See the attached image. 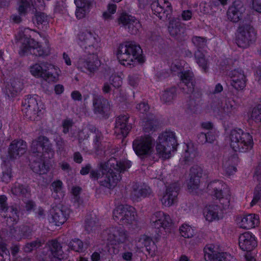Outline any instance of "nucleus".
<instances>
[{"label": "nucleus", "mask_w": 261, "mask_h": 261, "mask_svg": "<svg viewBox=\"0 0 261 261\" xmlns=\"http://www.w3.org/2000/svg\"><path fill=\"white\" fill-rule=\"evenodd\" d=\"M18 12L20 15L25 16L32 9V0H18Z\"/></svg>", "instance_id": "nucleus-42"}, {"label": "nucleus", "mask_w": 261, "mask_h": 261, "mask_svg": "<svg viewBox=\"0 0 261 261\" xmlns=\"http://www.w3.org/2000/svg\"><path fill=\"white\" fill-rule=\"evenodd\" d=\"M117 9V6L116 4H109L107 7V10L103 12V17L105 19H111L112 18V15L114 14Z\"/></svg>", "instance_id": "nucleus-59"}, {"label": "nucleus", "mask_w": 261, "mask_h": 261, "mask_svg": "<svg viewBox=\"0 0 261 261\" xmlns=\"http://www.w3.org/2000/svg\"><path fill=\"white\" fill-rule=\"evenodd\" d=\"M100 65V61L98 58L97 54H87L84 53L80 56L75 62L77 69L83 72L87 71L94 73Z\"/></svg>", "instance_id": "nucleus-12"}, {"label": "nucleus", "mask_w": 261, "mask_h": 261, "mask_svg": "<svg viewBox=\"0 0 261 261\" xmlns=\"http://www.w3.org/2000/svg\"><path fill=\"white\" fill-rule=\"evenodd\" d=\"M69 213V209L63 205L56 206L50 210L53 222L57 226L63 224L68 218Z\"/></svg>", "instance_id": "nucleus-21"}, {"label": "nucleus", "mask_w": 261, "mask_h": 261, "mask_svg": "<svg viewBox=\"0 0 261 261\" xmlns=\"http://www.w3.org/2000/svg\"><path fill=\"white\" fill-rule=\"evenodd\" d=\"M33 30L29 28H25L19 31L16 35V39L20 44L19 54L21 56H24L28 54L41 56L46 55L41 46L34 40L31 39L27 34Z\"/></svg>", "instance_id": "nucleus-5"}, {"label": "nucleus", "mask_w": 261, "mask_h": 261, "mask_svg": "<svg viewBox=\"0 0 261 261\" xmlns=\"http://www.w3.org/2000/svg\"><path fill=\"white\" fill-rule=\"evenodd\" d=\"M12 177L11 168L7 166L3 167L2 174L0 176V181L8 183L10 181Z\"/></svg>", "instance_id": "nucleus-52"}, {"label": "nucleus", "mask_w": 261, "mask_h": 261, "mask_svg": "<svg viewBox=\"0 0 261 261\" xmlns=\"http://www.w3.org/2000/svg\"><path fill=\"white\" fill-rule=\"evenodd\" d=\"M101 236L103 240H107L112 244L123 243L127 239L126 231L121 227H116L105 230Z\"/></svg>", "instance_id": "nucleus-16"}, {"label": "nucleus", "mask_w": 261, "mask_h": 261, "mask_svg": "<svg viewBox=\"0 0 261 261\" xmlns=\"http://www.w3.org/2000/svg\"><path fill=\"white\" fill-rule=\"evenodd\" d=\"M202 169L198 165L193 166L190 169V179L188 183V190L193 194L201 193L200 178L202 175Z\"/></svg>", "instance_id": "nucleus-17"}, {"label": "nucleus", "mask_w": 261, "mask_h": 261, "mask_svg": "<svg viewBox=\"0 0 261 261\" xmlns=\"http://www.w3.org/2000/svg\"><path fill=\"white\" fill-rule=\"evenodd\" d=\"M93 105L95 113L100 114H102L109 108L108 101L99 95L93 96Z\"/></svg>", "instance_id": "nucleus-32"}, {"label": "nucleus", "mask_w": 261, "mask_h": 261, "mask_svg": "<svg viewBox=\"0 0 261 261\" xmlns=\"http://www.w3.org/2000/svg\"><path fill=\"white\" fill-rule=\"evenodd\" d=\"M236 161L237 158L235 156L224 157L222 161V168L226 174L230 175L236 172Z\"/></svg>", "instance_id": "nucleus-35"}, {"label": "nucleus", "mask_w": 261, "mask_h": 261, "mask_svg": "<svg viewBox=\"0 0 261 261\" xmlns=\"http://www.w3.org/2000/svg\"><path fill=\"white\" fill-rule=\"evenodd\" d=\"M27 145L22 140L13 141L9 147L8 154L11 159H16L23 154L27 151Z\"/></svg>", "instance_id": "nucleus-25"}, {"label": "nucleus", "mask_w": 261, "mask_h": 261, "mask_svg": "<svg viewBox=\"0 0 261 261\" xmlns=\"http://www.w3.org/2000/svg\"><path fill=\"white\" fill-rule=\"evenodd\" d=\"M197 153L191 143L186 144L185 152L181 155L179 162L181 165L189 164L197 156Z\"/></svg>", "instance_id": "nucleus-33"}, {"label": "nucleus", "mask_w": 261, "mask_h": 261, "mask_svg": "<svg viewBox=\"0 0 261 261\" xmlns=\"http://www.w3.org/2000/svg\"><path fill=\"white\" fill-rule=\"evenodd\" d=\"M231 85L237 90L243 89L246 86V77L241 69H235L230 72Z\"/></svg>", "instance_id": "nucleus-28"}, {"label": "nucleus", "mask_w": 261, "mask_h": 261, "mask_svg": "<svg viewBox=\"0 0 261 261\" xmlns=\"http://www.w3.org/2000/svg\"><path fill=\"white\" fill-rule=\"evenodd\" d=\"M136 216L135 208L128 205H118L113 211V219L116 222L132 229L137 225Z\"/></svg>", "instance_id": "nucleus-6"}, {"label": "nucleus", "mask_w": 261, "mask_h": 261, "mask_svg": "<svg viewBox=\"0 0 261 261\" xmlns=\"http://www.w3.org/2000/svg\"><path fill=\"white\" fill-rule=\"evenodd\" d=\"M128 116L127 115H120L116 120L114 132L120 137H126L128 134L131 126L128 124Z\"/></svg>", "instance_id": "nucleus-22"}, {"label": "nucleus", "mask_w": 261, "mask_h": 261, "mask_svg": "<svg viewBox=\"0 0 261 261\" xmlns=\"http://www.w3.org/2000/svg\"><path fill=\"white\" fill-rule=\"evenodd\" d=\"M203 216L207 221L212 222L221 219L223 217V212L217 205H209L205 207Z\"/></svg>", "instance_id": "nucleus-30"}, {"label": "nucleus", "mask_w": 261, "mask_h": 261, "mask_svg": "<svg viewBox=\"0 0 261 261\" xmlns=\"http://www.w3.org/2000/svg\"><path fill=\"white\" fill-rule=\"evenodd\" d=\"M76 6L75 15L78 19H82L89 13L90 9V4L89 1L74 0Z\"/></svg>", "instance_id": "nucleus-37"}, {"label": "nucleus", "mask_w": 261, "mask_h": 261, "mask_svg": "<svg viewBox=\"0 0 261 261\" xmlns=\"http://www.w3.org/2000/svg\"><path fill=\"white\" fill-rule=\"evenodd\" d=\"M180 234L184 238H190L192 237L195 233L194 229L188 224H183L179 228Z\"/></svg>", "instance_id": "nucleus-51"}, {"label": "nucleus", "mask_w": 261, "mask_h": 261, "mask_svg": "<svg viewBox=\"0 0 261 261\" xmlns=\"http://www.w3.org/2000/svg\"><path fill=\"white\" fill-rule=\"evenodd\" d=\"M12 234L17 240L27 238L30 236V228L27 226L16 227L11 230Z\"/></svg>", "instance_id": "nucleus-43"}, {"label": "nucleus", "mask_w": 261, "mask_h": 261, "mask_svg": "<svg viewBox=\"0 0 261 261\" xmlns=\"http://www.w3.org/2000/svg\"><path fill=\"white\" fill-rule=\"evenodd\" d=\"M154 139L149 135L137 137L133 142V148L135 153L141 158L152 157L154 152Z\"/></svg>", "instance_id": "nucleus-7"}, {"label": "nucleus", "mask_w": 261, "mask_h": 261, "mask_svg": "<svg viewBox=\"0 0 261 261\" xmlns=\"http://www.w3.org/2000/svg\"><path fill=\"white\" fill-rule=\"evenodd\" d=\"M10 252L6 246L0 244V261H10Z\"/></svg>", "instance_id": "nucleus-58"}, {"label": "nucleus", "mask_w": 261, "mask_h": 261, "mask_svg": "<svg viewBox=\"0 0 261 261\" xmlns=\"http://www.w3.org/2000/svg\"><path fill=\"white\" fill-rule=\"evenodd\" d=\"M153 13L161 19H170L172 13L171 4L167 0H156L151 5Z\"/></svg>", "instance_id": "nucleus-18"}, {"label": "nucleus", "mask_w": 261, "mask_h": 261, "mask_svg": "<svg viewBox=\"0 0 261 261\" xmlns=\"http://www.w3.org/2000/svg\"><path fill=\"white\" fill-rule=\"evenodd\" d=\"M53 196L55 199H61L64 196L63 190V182L60 180L54 181L51 185Z\"/></svg>", "instance_id": "nucleus-44"}, {"label": "nucleus", "mask_w": 261, "mask_h": 261, "mask_svg": "<svg viewBox=\"0 0 261 261\" xmlns=\"http://www.w3.org/2000/svg\"><path fill=\"white\" fill-rule=\"evenodd\" d=\"M257 245L255 238L252 233L247 232L241 234L239 238V246L244 251H249Z\"/></svg>", "instance_id": "nucleus-29"}, {"label": "nucleus", "mask_w": 261, "mask_h": 261, "mask_svg": "<svg viewBox=\"0 0 261 261\" xmlns=\"http://www.w3.org/2000/svg\"><path fill=\"white\" fill-rule=\"evenodd\" d=\"M192 41L193 44L199 50L201 48H204L206 45V40L205 38L203 37L194 36L192 38Z\"/></svg>", "instance_id": "nucleus-60"}, {"label": "nucleus", "mask_w": 261, "mask_h": 261, "mask_svg": "<svg viewBox=\"0 0 261 261\" xmlns=\"http://www.w3.org/2000/svg\"><path fill=\"white\" fill-rule=\"evenodd\" d=\"M80 192L81 188L80 187H73L72 189V193L74 196L73 198L74 205L76 207H80L81 205H83V201L79 197Z\"/></svg>", "instance_id": "nucleus-56"}, {"label": "nucleus", "mask_w": 261, "mask_h": 261, "mask_svg": "<svg viewBox=\"0 0 261 261\" xmlns=\"http://www.w3.org/2000/svg\"><path fill=\"white\" fill-rule=\"evenodd\" d=\"M245 10L243 3L241 1H236L227 10V18L231 21L237 22L244 17Z\"/></svg>", "instance_id": "nucleus-19"}, {"label": "nucleus", "mask_w": 261, "mask_h": 261, "mask_svg": "<svg viewBox=\"0 0 261 261\" xmlns=\"http://www.w3.org/2000/svg\"><path fill=\"white\" fill-rule=\"evenodd\" d=\"M119 23H121L132 34H137L141 28L140 21L134 17L125 14H122L119 19Z\"/></svg>", "instance_id": "nucleus-20"}, {"label": "nucleus", "mask_w": 261, "mask_h": 261, "mask_svg": "<svg viewBox=\"0 0 261 261\" xmlns=\"http://www.w3.org/2000/svg\"><path fill=\"white\" fill-rule=\"evenodd\" d=\"M207 189L212 195L219 200L224 208L229 206L230 197L229 190L222 180L211 181L207 186Z\"/></svg>", "instance_id": "nucleus-10"}, {"label": "nucleus", "mask_w": 261, "mask_h": 261, "mask_svg": "<svg viewBox=\"0 0 261 261\" xmlns=\"http://www.w3.org/2000/svg\"><path fill=\"white\" fill-rule=\"evenodd\" d=\"M176 89L171 88L163 92L161 96V100L165 103H170L172 101L175 96Z\"/></svg>", "instance_id": "nucleus-50"}, {"label": "nucleus", "mask_w": 261, "mask_h": 261, "mask_svg": "<svg viewBox=\"0 0 261 261\" xmlns=\"http://www.w3.org/2000/svg\"><path fill=\"white\" fill-rule=\"evenodd\" d=\"M23 83L19 79H12L10 80V85L7 87V92H9L11 96H14L17 93L22 89Z\"/></svg>", "instance_id": "nucleus-45"}, {"label": "nucleus", "mask_w": 261, "mask_h": 261, "mask_svg": "<svg viewBox=\"0 0 261 261\" xmlns=\"http://www.w3.org/2000/svg\"><path fill=\"white\" fill-rule=\"evenodd\" d=\"M60 69L49 63L44 64V71L42 78L49 83L57 82L60 74Z\"/></svg>", "instance_id": "nucleus-23"}, {"label": "nucleus", "mask_w": 261, "mask_h": 261, "mask_svg": "<svg viewBox=\"0 0 261 261\" xmlns=\"http://www.w3.org/2000/svg\"><path fill=\"white\" fill-rule=\"evenodd\" d=\"M78 43L87 54H97L99 51V41L95 34L89 31L81 32Z\"/></svg>", "instance_id": "nucleus-9"}, {"label": "nucleus", "mask_w": 261, "mask_h": 261, "mask_svg": "<svg viewBox=\"0 0 261 261\" xmlns=\"http://www.w3.org/2000/svg\"><path fill=\"white\" fill-rule=\"evenodd\" d=\"M177 141L175 133L172 131H165L158 137L155 145L156 155L164 160L170 159L176 150Z\"/></svg>", "instance_id": "nucleus-4"}, {"label": "nucleus", "mask_w": 261, "mask_h": 261, "mask_svg": "<svg viewBox=\"0 0 261 261\" xmlns=\"http://www.w3.org/2000/svg\"><path fill=\"white\" fill-rule=\"evenodd\" d=\"M7 197L5 195H0V212H6L7 218V222L8 224H13L17 222L18 220V215L16 208L13 207L9 209L7 208V204L6 203Z\"/></svg>", "instance_id": "nucleus-24"}, {"label": "nucleus", "mask_w": 261, "mask_h": 261, "mask_svg": "<svg viewBox=\"0 0 261 261\" xmlns=\"http://www.w3.org/2000/svg\"><path fill=\"white\" fill-rule=\"evenodd\" d=\"M69 247L76 252H81L83 249V243L81 240L75 239L70 242Z\"/></svg>", "instance_id": "nucleus-57"}, {"label": "nucleus", "mask_w": 261, "mask_h": 261, "mask_svg": "<svg viewBox=\"0 0 261 261\" xmlns=\"http://www.w3.org/2000/svg\"><path fill=\"white\" fill-rule=\"evenodd\" d=\"M30 71L31 74L37 78L42 77L44 71V64L41 66L36 63L30 66Z\"/></svg>", "instance_id": "nucleus-53"}, {"label": "nucleus", "mask_w": 261, "mask_h": 261, "mask_svg": "<svg viewBox=\"0 0 261 261\" xmlns=\"http://www.w3.org/2000/svg\"><path fill=\"white\" fill-rule=\"evenodd\" d=\"M261 198V189L259 187L257 186L255 188L253 199L250 203V206H253L255 205L260 200Z\"/></svg>", "instance_id": "nucleus-61"}, {"label": "nucleus", "mask_w": 261, "mask_h": 261, "mask_svg": "<svg viewBox=\"0 0 261 261\" xmlns=\"http://www.w3.org/2000/svg\"><path fill=\"white\" fill-rule=\"evenodd\" d=\"M131 166L130 161H118L115 158H111L107 162L100 163L99 170H91L90 176L92 179L98 180L101 186L110 189L115 187L120 181V173Z\"/></svg>", "instance_id": "nucleus-1"}, {"label": "nucleus", "mask_w": 261, "mask_h": 261, "mask_svg": "<svg viewBox=\"0 0 261 261\" xmlns=\"http://www.w3.org/2000/svg\"><path fill=\"white\" fill-rule=\"evenodd\" d=\"M249 120H252L256 123L261 124V105L254 107L250 113L248 114Z\"/></svg>", "instance_id": "nucleus-49"}, {"label": "nucleus", "mask_w": 261, "mask_h": 261, "mask_svg": "<svg viewBox=\"0 0 261 261\" xmlns=\"http://www.w3.org/2000/svg\"><path fill=\"white\" fill-rule=\"evenodd\" d=\"M251 8L256 12L261 13V0H252Z\"/></svg>", "instance_id": "nucleus-64"}, {"label": "nucleus", "mask_w": 261, "mask_h": 261, "mask_svg": "<svg viewBox=\"0 0 261 261\" xmlns=\"http://www.w3.org/2000/svg\"><path fill=\"white\" fill-rule=\"evenodd\" d=\"M156 122L154 120H147L144 122L143 124V128L145 132H149L150 130H154L156 127L155 124Z\"/></svg>", "instance_id": "nucleus-62"}, {"label": "nucleus", "mask_w": 261, "mask_h": 261, "mask_svg": "<svg viewBox=\"0 0 261 261\" xmlns=\"http://www.w3.org/2000/svg\"><path fill=\"white\" fill-rule=\"evenodd\" d=\"M37 96H28L22 102V111L31 120H38L42 114L38 107Z\"/></svg>", "instance_id": "nucleus-14"}, {"label": "nucleus", "mask_w": 261, "mask_h": 261, "mask_svg": "<svg viewBox=\"0 0 261 261\" xmlns=\"http://www.w3.org/2000/svg\"><path fill=\"white\" fill-rule=\"evenodd\" d=\"M243 133L244 132L241 129H234L230 131L228 140L230 146L234 151L237 147L239 148Z\"/></svg>", "instance_id": "nucleus-36"}, {"label": "nucleus", "mask_w": 261, "mask_h": 261, "mask_svg": "<svg viewBox=\"0 0 261 261\" xmlns=\"http://www.w3.org/2000/svg\"><path fill=\"white\" fill-rule=\"evenodd\" d=\"M259 222V216L254 214H248L238 218L237 224L240 228L251 229L257 226Z\"/></svg>", "instance_id": "nucleus-26"}, {"label": "nucleus", "mask_w": 261, "mask_h": 261, "mask_svg": "<svg viewBox=\"0 0 261 261\" xmlns=\"http://www.w3.org/2000/svg\"><path fill=\"white\" fill-rule=\"evenodd\" d=\"M178 76L186 86L184 88L185 92L187 94L192 93L195 86L193 73L190 70H183L179 73Z\"/></svg>", "instance_id": "nucleus-27"}, {"label": "nucleus", "mask_w": 261, "mask_h": 261, "mask_svg": "<svg viewBox=\"0 0 261 261\" xmlns=\"http://www.w3.org/2000/svg\"><path fill=\"white\" fill-rule=\"evenodd\" d=\"M34 21H36L38 27L39 28L40 25L46 26L48 23V18L47 16L44 13H37L35 15Z\"/></svg>", "instance_id": "nucleus-54"}, {"label": "nucleus", "mask_w": 261, "mask_h": 261, "mask_svg": "<svg viewBox=\"0 0 261 261\" xmlns=\"http://www.w3.org/2000/svg\"><path fill=\"white\" fill-rule=\"evenodd\" d=\"M177 195V188L175 186H169L167 188L160 200L164 206L170 207L176 202Z\"/></svg>", "instance_id": "nucleus-31"}, {"label": "nucleus", "mask_w": 261, "mask_h": 261, "mask_svg": "<svg viewBox=\"0 0 261 261\" xmlns=\"http://www.w3.org/2000/svg\"><path fill=\"white\" fill-rule=\"evenodd\" d=\"M151 193V190L148 186L143 185L137 189L134 188L131 193V198L134 201H139L142 197H145Z\"/></svg>", "instance_id": "nucleus-39"}, {"label": "nucleus", "mask_w": 261, "mask_h": 261, "mask_svg": "<svg viewBox=\"0 0 261 261\" xmlns=\"http://www.w3.org/2000/svg\"><path fill=\"white\" fill-rule=\"evenodd\" d=\"M183 28L181 27L178 20L175 18H172L170 20L168 26V31L170 34L178 39L182 33Z\"/></svg>", "instance_id": "nucleus-40"}, {"label": "nucleus", "mask_w": 261, "mask_h": 261, "mask_svg": "<svg viewBox=\"0 0 261 261\" xmlns=\"http://www.w3.org/2000/svg\"><path fill=\"white\" fill-rule=\"evenodd\" d=\"M119 63L126 67H131L144 62L140 46L134 42H125L119 45L117 51Z\"/></svg>", "instance_id": "nucleus-3"}, {"label": "nucleus", "mask_w": 261, "mask_h": 261, "mask_svg": "<svg viewBox=\"0 0 261 261\" xmlns=\"http://www.w3.org/2000/svg\"><path fill=\"white\" fill-rule=\"evenodd\" d=\"M239 148L235 151L246 152L250 150L253 146V140L252 136L248 133H243Z\"/></svg>", "instance_id": "nucleus-34"}, {"label": "nucleus", "mask_w": 261, "mask_h": 261, "mask_svg": "<svg viewBox=\"0 0 261 261\" xmlns=\"http://www.w3.org/2000/svg\"><path fill=\"white\" fill-rule=\"evenodd\" d=\"M256 36V32L250 23H241L238 30L236 43L242 48L247 47Z\"/></svg>", "instance_id": "nucleus-13"}, {"label": "nucleus", "mask_w": 261, "mask_h": 261, "mask_svg": "<svg viewBox=\"0 0 261 261\" xmlns=\"http://www.w3.org/2000/svg\"><path fill=\"white\" fill-rule=\"evenodd\" d=\"M98 226V220L95 215H91L88 216L85 220V229L90 233L93 231H95Z\"/></svg>", "instance_id": "nucleus-47"}, {"label": "nucleus", "mask_w": 261, "mask_h": 261, "mask_svg": "<svg viewBox=\"0 0 261 261\" xmlns=\"http://www.w3.org/2000/svg\"><path fill=\"white\" fill-rule=\"evenodd\" d=\"M204 256L207 261H236L230 254L219 252L218 248L213 244H208L204 248Z\"/></svg>", "instance_id": "nucleus-15"}, {"label": "nucleus", "mask_w": 261, "mask_h": 261, "mask_svg": "<svg viewBox=\"0 0 261 261\" xmlns=\"http://www.w3.org/2000/svg\"><path fill=\"white\" fill-rule=\"evenodd\" d=\"M52 256L61 260L63 258V251L59 243L56 240H51L48 243Z\"/></svg>", "instance_id": "nucleus-41"}, {"label": "nucleus", "mask_w": 261, "mask_h": 261, "mask_svg": "<svg viewBox=\"0 0 261 261\" xmlns=\"http://www.w3.org/2000/svg\"><path fill=\"white\" fill-rule=\"evenodd\" d=\"M31 151L36 156L31 163L33 171L39 174H46L49 170V166L44 161L45 159H51L54 156V151L47 138L40 136L32 141Z\"/></svg>", "instance_id": "nucleus-2"}, {"label": "nucleus", "mask_w": 261, "mask_h": 261, "mask_svg": "<svg viewBox=\"0 0 261 261\" xmlns=\"http://www.w3.org/2000/svg\"><path fill=\"white\" fill-rule=\"evenodd\" d=\"M41 243L39 241H35L33 242L28 243L25 245L24 247V251L25 252H30L34 249L40 247Z\"/></svg>", "instance_id": "nucleus-63"}, {"label": "nucleus", "mask_w": 261, "mask_h": 261, "mask_svg": "<svg viewBox=\"0 0 261 261\" xmlns=\"http://www.w3.org/2000/svg\"><path fill=\"white\" fill-rule=\"evenodd\" d=\"M195 58L197 63L202 69L204 72L207 69V61L205 59L204 54L200 50L197 49L195 53Z\"/></svg>", "instance_id": "nucleus-48"}, {"label": "nucleus", "mask_w": 261, "mask_h": 261, "mask_svg": "<svg viewBox=\"0 0 261 261\" xmlns=\"http://www.w3.org/2000/svg\"><path fill=\"white\" fill-rule=\"evenodd\" d=\"M233 103L231 99L225 98L217 106L214 104L212 109L214 115L224 123L229 121L236 112Z\"/></svg>", "instance_id": "nucleus-11"}, {"label": "nucleus", "mask_w": 261, "mask_h": 261, "mask_svg": "<svg viewBox=\"0 0 261 261\" xmlns=\"http://www.w3.org/2000/svg\"><path fill=\"white\" fill-rule=\"evenodd\" d=\"M151 226L157 230L158 236L165 235L170 232L172 227L173 221L170 216L162 211L153 213L150 218Z\"/></svg>", "instance_id": "nucleus-8"}, {"label": "nucleus", "mask_w": 261, "mask_h": 261, "mask_svg": "<svg viewBox=\"0 0 261 261\" xmlns=\"http://www.w3.org/2000/svg\"><path fill=\"white\" fill-rule=\"evenodd\" d=\"M138 242L144 245L149 255L153 256L155 254L157 247L150 237L146 235H142L139 238Z\"/></svg>", "instance_id": "nucleus-38"}, {"label": "nucleus", "mask_w": 261, "mask_h": 261, "mask_svg": "<svg viewBox=\"0 0 261 261\" xmlns=\"http://www.w3.org/2000/svg\"><path fill=\"white\" fill-rule=\"evenodd\" d=\"M11 192L14 195L22 197H29L30 195V191L28 186L17 182L12 187Z\"/></svg>", "instance_id": "nucleus-46"}, {"label": "nucleus", "mask_w": 261, "mask_h": 261, "mask_svg": "<svg viewBox=\"0 0 261 261\" xmlns=\"http://www.w3.org/2000/svg\"><path fill=\"white\" fill-rule=\"evenodd\" d=\"M122 74L117 73L113 74L110 77L109 81L110 84L115 88H119L122 84Z\"/></svg>", "instance_id": "nucleus-55"}]
</instances>
